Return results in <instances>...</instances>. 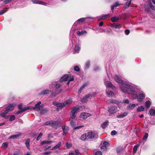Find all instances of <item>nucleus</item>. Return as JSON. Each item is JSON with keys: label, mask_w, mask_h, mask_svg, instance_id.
Returning <instances> with one entry per match:
<instances>
[{"label": "nucleus", "mask_w": 155, "mask_h": 155, "mask_svg": "<svg viewBox=\"0 0 155 155\" xmlns=\"http://www.w3.org/2000/svg\"><path fill=\"white\" fill-rule=\"evenodd\" d=\"M127 87H121V89L122 92L124 93L130 94L132 95L134 99L137 98V101L139 102H142L145 97V94L143 92L138 95H137V93L135 91V88L133 84L130 85L126 83L124 84Z\"/></svg>", "instance_id": "1"}, {"label": "nucleus", "mask_w": 155, "mask_h": 155, "mask_svg": "<svg viewBox=\"0 0 155 155\" xmlns=\"http://www.w3.org/2000/svg\"><path fill=\"white\" fill-rule=\"evenodd\" d=\"M15 105L13 104H9L7 107V109L4 112L1 113L0 114V116L2 117H4L5 118H7L8 117L6 116L5 115L8 112L14 109Z\"/></svg>", "instance_id": "2"}, {"label": "nucleus", "mask_w": 155, "mask_h": 155, "mask_svg": "<svg viewBox=\"0 0 155 155\" xmlns=\"http://www.w3.org/2000/svg\"><path fill=\"white\" fill-rule=\"evenodd\" d=\"M114 79L115 81L118 83L120 84V90L122 91V89H121V87L123 86L124 87H126L124 84H126V83H127L128 84H129L130 85H132V84H131L130 83H129L127 82L124 81H122L121 79L120 78V77H119L117 75H115L114 77ZM126 87H125V88H126Z\"/></svg>", "instance_id": "3"}, {"label": "nucleus", "mask_w": 155, "mask_h": 155, "mask_svg": "<svg viewBox=\"0 0 155 155\" xmlns=\"http://www.w3.org/2000/svg\"><path fill=\"white\" fill-rule=\"evenodd\" d=\"M79 109V107L78 106H74L72 108L71 112L70 114L71 117L72 119H74L75 118L76 114L78 112V110Z\"/></svg>", "instance_id": "4"}, {"label": "nucleus", "mask_w": 155, "mask_h": 155, "mask_svg": "<svg viewBox=\"0 0 155 155\" xmlns=\"http://www.w3.org/2000/svg\"><path fill=\"white\" fill-rule=\"evenodd\" d=\"M61 121H60L52 120L51 127L55 129H56L61 126Z\"/></svg>", "instance_id": "5"}, {"label": "nucleus", "mask_w": 155, "mask_h": 155, "mask_svg": "<svg viewBox=\"0 0 155 155\" xmlns=\"http://www.w3.org/2000/svg\"><path fill=\"white\" fill-rule=\"evenodd\" d=\"M95 95L96 93L95 92H93L91 94H88L85 97L82 98L81 99V101L83 103H85L87 101L88 98L93 97Z\"/></svg>", "instance_id": "6"}, {"label": "nucleus", "mask_w": 155, "mask_h": 155, "mask_svg": "<svg viewBox=\"0 0 155 155\" xmlns=\"http://www.w3.org/2000/svg\"><path fill=\"white\" fill-rule=\"evenodd\" d=\"M108 111L110 115L116 113L117 111V107L115 106L108 107Z\"/></svg>", "instance_id": "7"}, {"label": "nucleus", "mask_w": 155, "mask_h": 155, "mask_svg": "<svg viewBox=\"0 0 155 155\" xmlns=\"http://www.w3.org/2000/svg\"><path fill=\"white\" fill-rule=\"evenodd\" d=\"M41 104V102L39 101L37 104L35 105V107H31V108L37 111L41 110L42 109L43 107V106L42 105H41L40 106Z\"/></svg>", "instance_id": "8"}, {"label": "nucleus", "mask_w": 155, "mask_h": 155, "mask_svg": "<svg viewBox=\"0 0 155 155\" xmlns=\"http://www.w3.org/2000/svg\"><path fill=\"white\" fill-rule=\"evenodd\" d=\"M53 104L54 105L57 107L56 109L57 111H59L60 109H61L62 108L64 107L63 103L54 102Z\"/></svg>", "instance_id": "9"}, {"label": "nucleus", "mask_w": 155, "mask_h": 155, "mask_svg": "<svg viewBox=\"0 0 155 155\" xmlns=\"http://www.w3.org/2000/svg\"><path fill=\"white\" fill-rule=\"evenodd\" d=\"M104 84L106 87V91L108 90L109 89L112 88L113 87V84L108 81H106L105 80H104Z\"/></svg>", "instance_id": "10"}, {"label": "nucleus", "mask_w": 155, "mask_h": 155, "mask_svg": "<svg viewBox=\"0 0 155 155\" xmlns=\"http://www.w3.org/2000/svg\"><path fill=\"white\" fill-rule=\"evenodd\" d=\"M91 114L88 113L83 112L80 115V118L83 119H86L87 117L91 116Z\"/></svg>", "instance_id": "11"}, {"label": "nucleus", "mask_w": 155, "mask_h": 155, "mask_svg": "<svg viewBox=\"0 0 155 155\" xmlns=\"http://www.w3.org/2000/svg\"><path fill=\"white\" fill-rule=\"evenodd\" d=\"M52 91L51 90H49L48 89H46L41 91L39 94V95H46L48 94H50L51 95Z\"/></svg>", "instance_id": "12"}, {"label": "nucleus", "mask_w": 155, "mask_h": 155, "mask_svg": "<svg viewBox=\"0 0 155 155\" xmlns=\"http://www.w3.org/2000/svg\"><path fill=\"white\" fill-rule=\"evenodd\" d=\"M69 75L68 74H65L60 79V82L66 81L69 80Z\"/></svg>", "instance_id": "13"}, {"label": "nucleus", "mask_w": 155, "mask_h": 155, "mask_svg": "<svg viewBox=\"0 0 155 155\" xmlns=\"http://www.w3.org/2000/svg\"><path fill=\"white\" fill-rule=\"evenodd\" d=\"M61 91V90L59 89H56L55 90L54 92L52 91V93H51L50 95V96H51V97H53L55 96L56 95L58 94H60Z\"/></svg>", "instance_id": "14"}, {"label": "nucleus", "mask_w": 155, "mask_h": 155, "mask_svg": "<svg viewBox=\"0 0 155 155\" xmlns=\"http://www.w3.org/2000/svg\"><path fill=\"white\" fill-rule=\"evenodd\" d=\"M72 99L71 98H69V99L63 103L64 107H66L69 106L72 103Z\"/></svg>", "instance_id": "15"}, {"label": "nucleus", "mask_w": 155, "mask_h": 155, "mask_svg": "<svg viewBox=\"0 0 155 155\" xmlns=\"http://www.w3.org/2000/svg\"><path fill=\"white\" fill-rule=\"evenodd\" d=\"M128 114V113L127 112H124L118 114L116 116V117L118 118H123L126 116Z\"/></svg>", "instance_id": "16"}, {"label": "nucleus", "mask_w": 155, "mask_h": 155, "mask_svg": "<svg viewBox=\"0 0 155 155\" xmlns=\"http://www.w3.org/2000/svg\"><path fill=\"white\" fill-rule=\"evenodd\" d=\"M31 1L34 4H39L44 5H46V4L43 1H37L36 0H31Z\"/></svg>", "instance_id": "17"}, {"label": "nucleus", "mask_w": 155, "mask_h": 155, "mask_svg": "<svg viewBox=\"0 0 155 155\" xmlns=\"http://www.w3.org/2000/svg\"><path fill=\"white\" fill-rule=\"evenodd\" d=\"M81 45L79 44L76 45L74 49V52L75 53H78L79 52L81 48Z\"/></svg>", "instance_id": "18"}, {"label": "nucleus", "mask_w": 155, "mask_h": 155, "mask_svg": "<svg viewBox=\"0 0 155 155\" xmlns=\"http://www.w3.org/2000/svg\"><path fill=\"white\" fill-rule=\"evenodd\" d=\"M62 128L63 131V135H65L69 130V127L67 126H63Z\"/></svg>", "instance_id": "19"}, {"label": "nucleus", "mask_w": 155, "mask_h": 155, "mask_svg": "<svg viewBox=\"0 0 155 155\" xmlns=\"http://www.w3.org/2000/svg\"><path fill=\"white\" fill-rule=\"evenodd\" d=\"M136 106V104L130 103L127 106V110H132Z\"/></svg>", "instance_id": "20"}, {"label": "nucleus", "mask_w": 155, "mask_h": 155, "mask_svg": "<svg viewBox=\"0 0 155 155\" xmlns=\"http://www.w3.org/2000/svg\"><path fill=\"white\" fill-rule=\"evenodd\" d=\"M95 135L94 133L91 131L89 132L87 134V137L89 139H92L94 137Z\"/></svg>", "instance_id": "21"}, {"label": "nucleus", "mask_w": 155, "mask_h": 155, "mask_svg": "<svg viewBox=\"0 0 155 155\" xmlns=\"http://www.w3.org/2000/svg\"><path fill=\"white\" fill-rule=\"evenodd\" d=\"M110 26L115 28H121L122 25L120 24H117L116 23H113L111 24Z\"/></svg>", "instance_id": "22"}, {"label": "nucleus", "mask_w": 155, "mask_h": 155, "mask_svg": "<svg viewBox=\"0 0 155 155\" xmlns=\"http://www.w3.org/2000/svg\"><path fill=\"white\" fill-rule=\"evenodd\" d=\"M86 18H82L79 19L74 23V25H76L78 24V23L84 22V21Z\"/></svg>", "instance_id": "23"}, {"label": "nucleus", "mask_w": 155, "mask_h": 155, "mask_svg": "<svg viewBox=\"0 0 155 155\" xmlns=\"http://www.w3.org/2000/svg\"><path fill=\"white\" fill-rule=\"evenodd\" d=\"M21 135V133H18L17 134L10 137L9 139H15L19 137Z\"/></svg>", "instance_id": "24"}, {"label": "nucleus", "mask_w": 155, "mask_h": 155, "mask_svg": "<svg viewBox=\"0 0 155 155\" xmlns=\"http://www.w3.org/2000/svg\"><path fill=\"white\" fill-rule=\"evenodd\" d=\"M110 16L109 14H108L107 15H102V17H100L99 18H97V20H100L101 19H105L108 17H109Z\"/></svg>", "instance_id": "25"}, {"label": "nucleus", "mask_w": 155, "mask_h": 155, "mask_svg": "<svg viewBox=\"0 0 155 155\" xmlns=\"http://www.w3.org/2000/svg\"><path fill=\"white\" fill-rule=\"evenodd\" d=\"M109 122L108 121H106L101 125V127L103 128H105L108 125Z\"/></svg>", "instance_id": "26"}, {"label": "nucleus", "mask_w": 155, "mask_h": 155, "mask_svg": "<svg viewBox=\"0 0 155 155\" xmlns=\"http://www.w3.org/2000/svg\"><path fill=\"white\" fill-rule=\"evenodd\" d=\"M119 20V18L117 16H114L111 18L110 20L113 22L117 21Z\"/></svg>", "instance_id": "27"}, {"label": "nucleus", "mask_w": 155, "mask_h": 155, "mask_svg": "<svg viewBox=\"0 0 155 155\" xmlns=\"http://www.w3.org/2000/svg\"><path fill=\"white\" fill-rule=\"evenodd\" d=\"M87 33L86 30H84L81 31H78L77 32V34L78 36H81L83 35L84 34H86Z\"/></svg>", "instance_id": "28"}, {"label": "nucleus", "mask_w": 155, "mask_h": 155, "mask_svg": "<svg viewBox=\"0 0 155 155\" xmlns=\"http://www.w3.org/2000/svg\"><path fill=\"white\" fill-rule=\"evenodd\" d=\"M149 114L152 116H154L155 115V110L154 109L151 108L149 111Z\"/></svg>", "instance_id": "29"}, {"label": "nucleus", "mask_w": 155, "mask_h": 155, "mask_svg": "<svg viewBox=\"0 0 155 155\" xmlns=\"http://www.w3.org/2000/svg\"><path fill=\"white\" fill-rule=\"evenodd\" d=\"M87 85V84H84L83 85H82L80 88L79 89V90L78 91V93L79 94H80L84 88L85 87H86Z\"/></svg>", "instance_id": "30"}, {"label": "nucleus", "mask_w": 155, "mask_h": 155, "mask_svg": "<svg viewBox=\"0 0 155 155\" xmlns=\"http://www.w3.org/2000/svg\"><path fill=\"white\" fill-rule=\"evenodd\" d=\"M61 142H59L55 146L52 147L51 149V150H56L57 149H58V148L60 147L61 145Z\"/></svg>", "instance_id": "31"}, {"label": "nucleus", "mask_w": 155, "mask_h": 155, "mask_svg": "<svg viewBox=\"0 0 155 155\" xmlns=\"http://www.w3.org/2000/svg\"><path fill=\"white\" fill-rule=\"evenodd\" d=\"M106 92L108 96L109 97H110L114 95V93L111 91H109L108 90Z\"/></svg>", "instance_id": "32"}, {"label": "nucleus", "mask_w": 155, "mask_h": 155, "mask_svg": "<svg viewBox=\"0 0 155 155\" xmlns=\"http://www.w3.org/2000/svg\"><path fill=\"white\" fill-rule=\"evenodd\" d=\"M52 143V142L51 141H46L44 140L41 141V145H43L44 144H50Z\"/></svg>", "instance_id": "33"}, {"label": "nucleus", "mask_w": 155, "mask_h": 155, "mask_svg": "<svg viewBox=\"0 0 155 155\" xmlns=\"http://www.w3.org/2000/svg\"><path fill=\"white\" fill-rule=\"evenodd\" d=\"M87 136L86 135V134H82L81 137H80V139L81 140H82L83 141H84L86 139H87Z\"/></svg>", "instance_id": "34"}, {"label": "nucleus", "mask_w": 155, "mask_h": 155, "mask_svg": "<svg viewBox=\"0 0 155 155\" xmlns=\"http://www.w3.org/2000/svg\"><path fill=\"white\" fill-rule=\"evenodd\" d=\"M151 104V103L149 101H147L145 102V105L147 108H148L150 107Z\"/></svg>", "instance_id": "35"}, {"label": "nucleus", "mask_w": 155, "mask_h": 155, "mask_svg": "<svg viewBox=\"0 0 155 155\" xmlns=\"http://www.w3.org/2000/svg\"><path fill=\"white\" fill-rule=\"evenodd\" d=\"M144 109L143 107L142 106H141L138 107L137 109V110L138 112H140L144 111Z\"/></svg>", "instance_id": "36"}, {"label": "nucleus", "mask_w": 155, "mask_h": 155, "mask_svg": "<svg viewBox=\"0 0 155 155\" xmlns=\"http://www.w3.org/2000/svg\"><path fill=\"white\" fill-rule=\"evenodd\" d=\"M8 143L7 142H5L3 143L2 146V147L3 149L6 148L8 146Z\"/></svg>", "instance_id": "37"}, {"label": "nucleus", "mask_w": 155, "mask_h": 155, "mask_svg": "<svg viewBox=\"0 0 155 155\" xmlns=\"http://www.w3.org/2000/svg\"><path fill=\"white\" fill-rule=\"evenodd\" d=\"M30 140L29 139H28L25 142L26 146L28 148H29V147L30 146Z\"/></svg>", "instance_id": "38"}, {"label": "nucleus", "mask_w": 155, "mask_h": 155, "mask_svg": "<svg viewBox=\"0 0 155 155\" xmlns=\"http://www.w3.org/2000/svg\"><path fill=\"white\" fill-rule=\"evenodd\" d=\"M138 147H139V145H135L133 149V153L134 154L136 153Z\"/></svg>", "instance_id": "39"}, {"label": "nucleus", "mask_w": 155, "mask_h": 155, "mask_svg": "<svg viewBox=\"0 0 155 155\" xmlns=\"http://www.w3.org/2000/svg\"><path fill=\"white\" fill-rule=\"evenodd\" d=\"M131 0H130L128 2H127L125 4L124 6L125 8H127L129 7L131 4Z\"/></svg>", "instance_id": "40"}, {"label": "nucleus", "mask_w": 155, "mask_h": 155, "mask_svg": "<svg viewBox=\"0 0 155 155\" xmlns=\"http://www.w3.org/2000/svg\"><path fill=\"white\" fill-rule=\"evenodd\" d=\"M101 150L102 151L106 152L107 150V147L105 146H103L101 147Z\"/></svg>", "instance_id": "41"}, {"label": "nucleus", "mask_w": 155, "mask_h": 155, "mask_svg": "<svg viewBox=\"0 0 155 155\" xmlns=\"http://www.w3.org/2000/svg\"><path fill=\"white\" fill-rule=\"evenodd\" d=\"M90 61H87L85 64L84 68L85 69H87L90 66Z\"/></svg>", "instance_id": "42"}, {"label": "nucleus", "mask_w": 155, "mask_h": 155, "mask_svg": "<svg viewBox=\"0 0 155 155\" xmlns=\"http://www.w3.org/2000/svg\"><path fill=\"white\" fill-rule=\"evenodd\" d=\"M29 109V107L28 106H26L25 107L21 108V111H25L26 110H28Z\"/></svg>", "instance_id": "43"}, {"label": "nucleus", "mask_w": 155, "mask_h": 155, "mask_svg": "<svg viewBox=\"0 0 155 155\" xmlns=\"http://www.w3.org/2000/svg\"><path fill=\"white\" fill-rule=\"evenodd\" d=\"M148 134L147 133H146L145 134L144 137L143 138V140L144 141H146V140L147 139L148 137Z\"/></svg>", "instance_id": "44"}, {"label": "nucleus", "mask_w": 155, "mask_h": 155, "mask_svg": "<svg viewBox=\"0 0 155 155\" xmlns=\"http://www.w3.org/2000/svg\"><path fill=\"white\" fill-rule=\"evenodd\" d=\"M15 119V117L14 115H12L10 116V118L9 120L10 121H11Z\"/></svg>", "instance_id": "45"}, {"label": "nucleus", "mask_w": 155, "mask_h": 155, "mask_svg": "<svg viewBox=\"0 0 155 155\" xmlns=\"http://www.w3.org/2000/svg\"><path fill=\"white\" fill-rule=\"evenodd\" d=\"M52 123V120L49 121L45 122L44 124V125H50L51 127V125Z\"/></svg>", "instance_id": "46"}, {"label": "nucleus", "mask_w": 155, "mask_h": 155, "mask_svg": "<svg viewBox=\"0 0 155 155\" xmlns=\"http://www.w3.org/2000/svg\"><path fill=\"white\" fill-rule=\"evenodd\" d=\"M108 103H113V104H116L117 102L115 100H109L108 101Z\"/></svg>", "instance_id": "47"}, {"label": "nucleus", "mask_w": 155, "mask_h": 155, "mask_svg": "<svg viewBox=\"0 0 155 155\" xmlns=\"http://www.w3.org/2000/svg\"><path fill=\"white\" fill-rule=\"evenodd\" d=\"M103 145L106 146L107 147H108L110 145L109 143L107 141H104L103 143Z\"/></svg>", "instance_id": "48"}, {"label": "nucleus", "mask_w": 155, "mask_h": 155, "mask_svg": "<svg viewBox=\"0 0 155 155\" xmlns=\"http://www.w3.org/2000/svg\"><path fill=\"white\" fill-rule=\"evenodd\" d=\"M121 4H119L118 2H116L114 3L113 5L115 7H117L121 5Z\"/></svg>", "instance_id": "49"}, {"label": "nucleus", "mask_w": 155, "mask_h": 155, "mask_svg": "<svg viewBox=\"0 0 155 155\" xmlns=\"http://www.w3.org/2000/svg\"><path fill=\"white\" fill-rule=\"evenodd\" d=\"M54 85L55 86V88L57 89L61 87V85L59 83H56V82Z\"/></svg>", "instance_id": "50"}, {"label": "nucleus", "mask_w": 155, "mask_h": 155, "mask_svg": "<svg viewBox=\"0 0 155 155\" xmlns=\"http://www.w3.org/2000/svg\"><path fill=\"white\" fill-rule=\"evenodd\" d=\"M7 10L5 9H3L0 11V15H1L5 13Z\"/></svg>", "instance_id": "51"}, {"label": "nucleus", "mask_w": 155, "mask_h": 155, "mask_svg": "<svg viewBox=\"0 0 155 155\" xmlns=\"http://www.w3.org/2000/svg\"><path fill=\"white\" fill-rule=\"evenodd\" d=\"M69 81H73L74 80V77L73 76H69Z\"/></svg>", "instance_id": "52"}, {"label": "nucleus", "mask_w": 155, "mask_h": 155, "mask_svg": "<svg viewBox=\"0 0 155 155\" xmlns=\"http://www.w3.org/2000/svg\"><path fill=\"white\" fill-rule=\"evenodd\" d=\"M74 70L77 71H80V69L78 66H76L74 67Z\"/></svg>", "instance_id": "53"}, {"label": "nucleus", "mask_w": 155, "mask_h": 155, "mask_svg": "<svg viewBox=\"0 0 155 155\" xmlns=\"http://www.w3.org/2000/svg\"><path fill=\"white\" fill-rule=\"evenodd\" d=\"M102 154L101 152L99 151L96 152L95 153V155H102Z\"/></svg>", "instance_id": "54"}, {"label": "nucleus", "mask_w": 155, "mask_h": 155, "mask_svg": "<svg viewBox=\"0 0 155 155\" xmlns=\"http://www.w3.org/2000/svg\"><path fill=\"white\" fill-rule=\"evenodd\" d=\"M84 127L83 125L78 126L77 127H74V129H75V130L81 128V127Z\"/></svg>", "instance_id": "55"}, {"label": "nucleus", "mask_w": 155, "mask_h": 155, "mask_svg": "<svg viewBox=\"0 0 155 155\" xmlns=\"http://www.w3.org/2000/svg\"><path fill=\"white\" fill-rule=\"evenodd\" d=\"M12 0H4V2L5 4H6L10 2Z\"/></svg>", "instance_id": "56"}, {"label": "nucleus", "mask_w": 155, "mask_h": 155, "mask_svg": "<svg viewBox=\"0 0 155 155\" xmlns=\"http://www.w3.org/2000/svg\"><path fill=\"white\" fill-rule=\"evenodd\" d=\"M123 103L128 104L129 103V100L127 99H124L123 100Z\"/></svg>", "instance_id": "57"}, {"label": "nucleus", "mask_w": 155, "mask_h": 155, "mask_svg": "<svg viewBox=\"0 0 155 155\" xmlns=\"http://www.w3.org/2000/svg\"><path fill=\"white\" fill-rule=\"evenodd\" d=\"M150 16L151 18H155V13H150Z\"/></svg>", "instance_id": "58"}, {"label": "nucleus", "mask_w": 155, "mask_h": 155, "mask_svg": "<svg viewBox=\"0 0 155 155\" xmlns=\"http://www.w3.org/2000/svg\"><path fill=\"white\" fill-rule=\"evenodd\" d=\"M55 82H52L51 84H49V86L50 88H51L53 87V86L55 84Z\"/></svg>", "instance_id": "59"}, {"label": "nucleus", "mask_w": 155, "mask_h": 155, "mask_svg": "<svg viewBox=\"0 0 155 155\" xmlns=\"http://www.w3.org/2000/svg\"><path fill=\"white\" fill-rule=\"evenodd\" d=\"M117 133V132L115 130H113L111 131V135H114L116 134Z\"/></svg>", "instance_id": "60"}, {"label": "nucleus", "mask_w": 155, "mask_h": 155, "mask_svg": "<svg viewBox=\"0 0 155 155\" xmlns=\"http://www.w3.org/2000/svg\"><path fill=\"white\" fill-rule=\"evenodd\" d=\"M130 30L128 29H126L125 31V33L126 35H128L130 33Z\"/></svg>", "instance_id": "61"}, {"label": "nucleus", "mask_w": 155, "mask_h": 155, "mask_svg": "<svg viewBox=\"0 0 155 155\" xmlns=\"http://www.w3.org/2000/svg\"><path fill=\"white\" fill-rule=\"evenodd\" d=\"M100 69L99 67L97 66H95L94 67V70L95 71H97Z\"/></svg>", "instance_id": "62"}, {"label": "nucleus", "mask_w": 155, "mask_h": 155, "mask_svg": "<svg viewBox=\"0 0 155 155\" xmlns=\"http://www.w3.org/2000/svg\"><path fill=\"white\" fill-rule=\"evenodd\" d=\"M66 146L68 148H70L72 146V145L71 144H69V143H66Z\"/></svg>", "instance_id": "63"}, {"label": "nucleus", "mask_w": 155, "mask_h": 155, "mask_svg": "<svg viewBox=\"0 0 155 155\" xmlns=\"http://www.w3.org/2000/svg\"><path fill=\"white\" fill-rule=\"evenodd\" d=\"M51 151H49L48 152H45L43 153V154L45 155H48L51 153Z\"/></svg>", "instance_id": "64"}]
</instances>
